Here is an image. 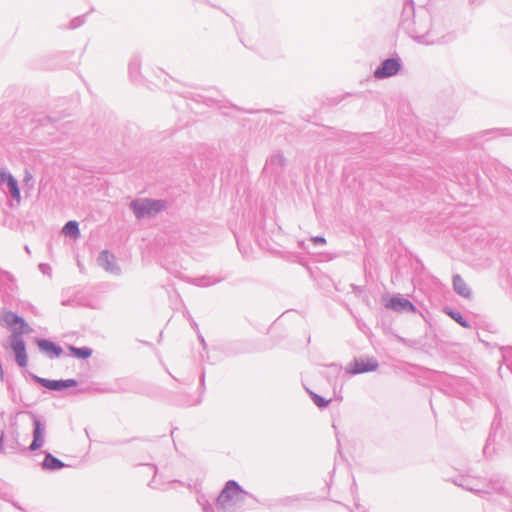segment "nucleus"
Instances as JSON below:
<instances>
[{"label": "nucleus", "mask_w": 512, "mask_h": 512, "mask_svg": "<svg viewBox=\"0 0 512 512\" xmlns=\"http://www.w3.org/2000/svg\"><path fill=\"white\" fill-rule=\"evenodd\" d=\"M314 241H315L316 243H318V242H320V243H324V242H325V240H324L323 238H315V239H314Z\"/></svg>", "instance_id": "aec40b11"}, {"label": "nucleus", "mask_w": 512, "mask_h": 512, "mask_svg": "<svg viewBox=\"0 0 512 512\" xmlns=\"http://www.w3.org/2000/svg\"><path fill=\"white\" fill-rule=\"evenodd\" d=\"M451 317L457 321L461 326L468 327V323L463 319V317L459 313H450Z\"/></svg>", "instance_id": "a211bd4d"}, {"label": "nucleus", "mask_w": 512, "mask_h": 512, "mask_svg": "<svg viewBox=\"0 0 512 512\" xmlns=\"http://www.w3.org/2000/svg\"><path fill=\"white\" fill-rule=\"evenodd\" d=\"M62 232L64 235L74 238H78L80 234L78 224L76 221L67 222L63 227Z\"/></svg>", "instance_id": "ddd939ff"}, {"label": "nucleus", "mask_w": 512, "mask_h": 512, "mask_svg": "<svg viewBox=\"0 0 512 512\" xmlns=\"http://www.w3.org/2000/svg\"><path fill=\"white\" fill-rule=\"evenodd\" d=\"M165 207V202L152 199H141L131 203V209L138 218L154 216Z\"/></svg>", "instance_id": "f257e3e1"}, {"label": "nucleus", "mask_w": 512, "mask_h": 512, "mask_svg": "<svg viewBox=\"0 0 512 512\" xmlns=\"http://www.w3.org/2000/svg\"><path fill=\"white\" fill-rule=\"evenodd\" d=\"M453 286L457 293L462 296L468 297L470 295V289L466 282L459 276L456 275L453 279Z\"/></svg>", "instance_id": "9b49d317"}, {"label": "nucleus", "mask_w": 512, "mask_h": 512, "mask_svg": "<svg viewBox=\"0 0 512 512\" xmlns=\"http://www.w3.org/2000/svg\"><path fill=\"white\" fill-rule=\"evenodd\" d=\"M34 426H35L34 433H33L34 440L30 445V449L32 451H35L38 448H40L43 443V441H42L43 428H42L41 422L39 420H34Z\"/></svg>", "instance_id": "1a4fd4ad"}, {"label": "nucleus", "mask_w": 512, "mask_h": 512, "mask_svg": "<svg viewBox=\"0 0 512 512\" xmlns=\"http://www.w3.org/2000/svg\"><path fill=\"white\" fill-rule=\"evenodd\" d=\"M400 69V64L396 59L385 60L379 68L374 72V76L378 79L391 77Z\"/></svg>", "instance_id": "20e7f679"}, {"label": "nucleus", "mask_w": 512, "mask_h": 512, "mask_svg": "<svg viewBox=\"0 0 512 512\" xmlns=\"http://www.w3.org/2000/svg\"><path fill=\"white\" fill-rule=\"evenodd\" d=\"M38 345L43 352L54 355L56 357H58L62 352L60 347L56 346L54 343L47 340H40L38 342Z\"/></svg>", "instance_id": "9d476101"}, {"label": "nucleus", "mask_w": 512, "mask_h": 512, "mask_svg": "<svg viewBox=\"0 0 512 512\" xmlns=\"http://www.w3.org/2000/svg\"><path fill=\"white\" fill-rule=\"evenodd\" d=\"M386 307L395 311H415L414 305L409 300L397 297L389 299Z\"/></svg>", "instance_id": "0eeeda50"}, {"label": "nucleus", "mask_w": 512, "mask_h": 512, "mask_svg": "<svg viewBox=\"0 0 512 512\" xmlns=\"http://www.w3.org/2000/svg\"><path fill=\"white\" fill-rule=\"evenodd\" d=\"M12 349L16 355L17 363L21 367H25L27 364V354L24 341L17 337H14L12 340Z\"/></svg>", "instance_id": "423d86ee"}, {"label": "nucleus", "mask_w": 512, "mask_h": 512, "mask_svg": "<svg viewBox=\"0 0 512 512\" xmlns=\"http://www.w3.org/2000/svg\"><path fill=\"white\" fill-rule=\"evenodd\" d=\"M378 368V362L374 358H357L347 368L349 374H360L375 371Z\"/></svg>", "instance_id": "f03ea898"}, {"label": "nucleus", "mask_w": 512, "mask_h": 512, "mask_svg": "<svg viewBox=\"0 0 512 512\" xmlns=\"http://www.w3.org/2000/svg\"><path fill=\"white\" fill-rule=\"evenodd\" d=\"M241 492L242 490L237 483L230 481L219 495L217 502L220 506L225 507L229 502L237 499Z\"/></svg>", "instance_id": "7ed1b4c3"}, {"label": "nucleus", "mask_w": 512, "mask_h": 512, "mask_svg": "<svg viewBox=\"0 0 512 512\" xmlns=\"http://www.w3.org/2000/svg\"><path fill=\"white\" fill-rule=\"evenodd\" d=\"M310 394H311V397H312V399H313L314 403H315L318 407H320V408H322V407H326V406L331 402V399H325V398H323V397H321V396L317 395L316 393H312V392H311Z\"/></svg>", "instance_id": "f3484780"}, {"label": "nucleus", "mask_w": 512, "mask_h": 512, "mask_svg": "<svg viewBox=\"0 0 512 512\" xmlns=\"http://www.w3.org/2000/svg\"><path fill=\"white\" fill-rule=\"evenodd\" d=\"M43 384L45 387L51 389V390H61L65 388L74 387L77 385V382L73 379L68 380H43Z\"/></svg>", "instance_id": "6e6552de"}, {"label": "nucleus", "mask_w": 512, "mask_h": 512, "mask_svg": "<svg viewBox=\"0 0 512 512\" xmlns=\"http://www.w3.org/2000/svg\"><path fill=\"white\" fill-rule=\"evenodd\" d=\"M7 183H8V186L10 188V192H11L13 198L19 202L21 196H20V191H19V188L17 186L16 180L12 176H9L8 180H7Z\"/></svg>", "instance_id": "2eb2a0df"}, {"label": "nucleus", "mask_w": 512, "mask_h": 512, "mask_svg": "<svg viewBox=\"0 0 512 512\" xmlns=\"http://www.w3.org/2000/svg\"><path fill=\"white\" fill-rule=\"evenodd\" d=\"M2 441V436L0 437V442Z\"/></svg>", "instance_id": "412c9836"}, {"label": "nucleus", "mask_w": 512, "mask_h": 512, "mask_svg": "<svg viewBox=\"0 0 512 512\" xmlns=\"http://www.w3.org/2000/svg\"><path fill=\"white\" fill-rule=\"evenodd\" d=\"M3 322L5 325L18 333H23L27 324L23 318L13 312H7L3 316Z\"/></svg>", "instance_id": "39448f33"}, {"label": "nucleus", "mask_w": 512, "mask_h": 512, "mask_svg": "<svg viewBox=\"0 0 512 512\" xmlns=\"http://www.w3.org/2000/svg\"><path fill=\"white\" fill-rule=\"evenodd\" d=\"M9 176L10 175H7L4 171H0V184L7 181Z\"/></svg>", "instance_id": "6ab92c4d"}, {"label": "nucleus", "mask_w": 512, "mask_h": 512, "mask_svg": "<svg viewBox=\"0 0 512 512\" xmlns=\"http://www.w3.org/2000/svg\"><path fill=\"white\" fill-rule=\"evenodd\" d=\"M70 350L75 356L83 359H86L91 355V350L89 348L70 347Z\"/></svg>", "instance_id": "dca6fc26"}, {"label": "nucleus", "mask_w": 512, "mask_h": 512, "mask_svg": "<svg viewBox=\"0 0 512 512\" xmlns=\"http://www.w3.org/2000/svg\"><path fill=\"white\" fill-rule=\"evenodd\" d=\"M99 264L104 267L106 270H112L113 263H114V257L109 254L107 251H103L99 258H98Z\"/></svg>", "instance_id": "4468645a"}, {"label": "nucleus", "mask_w": 512, "mask_h": 512, "mask_svg": "<svg viewBox=\"0 0 512 512\" xmlns=\"http://www.w3.org/2000/svg\"><path fill=\"white\" fill-rule=\"evenodd\" d=\"M43 467L49 470H57L63 468L64 464L51 454H48L43 461Z\"/></svg>", "instance_id": "f8f14e48"}]
</instances>
